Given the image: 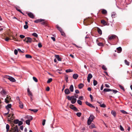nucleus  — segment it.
Returning a JSON list of instances; mask_svg holds the SVG:
<instances>
[{
    "instance_id": "f257e3e1",
    "label": "nucleus",
    "mask_w": 132,
    "mask_h": 132,
    "mask_svg": "<svg viewBox=\"0 0 132 132\" xmlns=\"http://www.w3.org/2000/svg\"><path fill=\"white\" fill-rule=\"evenodd\" d=\"M91 19H87L84 20V23L85 25H88L90 24L91 23Z\"/></svg>"
},
{
    "instance_id": "f03ea898",
    "label": "nucleus",
    "mask_w": 132,
    "mask_h": 132,
    "mask_svg": "<svg viewBox=\"0 0 132 132\" xmlns=\"http://www.w3.org/2000/svg\"><path fill=\"white\" fill-rule=\"evenodd\" d=\"M95 118V117L93 115H90L87 120V124L89 125L91 124L92 122L93 121Z\"/></svg>"
},
{
    "instance_id": "7ed1b4c3",
    "label": "nucleus",
    "mask_w": 132,
    "mask_h": 132,
    "mask_svg": "<svg viewBox=\"0 0 132 132\" xmlns=\"http://www.w3.org/2000/svg\"><path fill=\"white\" fill-rule=\"evenodd\" d=\"M118 39V37L115 35H112L110 36H109L108 37V39L109 40H111L112 39Z\"/></svg>"
},
{
    "instance_id": "20e7f679",
    "label": "nucleus",
    "mask_w": 132,
    "mask_h": 132,
    "mask_svg": "<svg viewBox=\"0 0 132 132\" xmlns=\"http://www.w3.org/2000/svg\"><path fill=\"white\" fill-rule=\"evenodd\" d=\"M10 132H19L18 128L17 125H16L15 127H13L12 130H10Z\"/></svg>"
},
{
    "instance_id": "39448f33",
    "label": "nucleus",
    "mask_w": 132,
    "mask_h": 132,
    "mask_svg": "<svg viewBox=\"0 0 132 132\" xmlns=\"http://www.w3.org/2000/svg\"><path fill=\"white\" fill-rule=\"evenodd\" d=\"M70 108L71 109L75 111H78V109L74 105H70Z\"/></svg>"
},
{
    "instance_id": "423d86ee",
    "label": "nucleus",
    "mask_w": 132,
    "mask_h": 132,
    "mask_svg": "<svg viewBox=\"0 0 132 132\" xmlns=\"http://www.w3.org/2000/svg\"><path fill=\"white\" fill-rule=\"evenodd\" d=\"M11 99V97L10 96H7L6 98L5 99V102L7 103H9L10 102V101Z\"/></svg>"
},
{
    "instance_id": "0eeeda50",
    "label": "nucleus",
    "mask_w": 132,
    "mask_h": 132,
    "mask_svg": "<svg viewBox=\"0 0 132 132\" xmlns=\"http://www.w3.org/2000/svg\"><path fill=\"white\" fill-rule=\"evenodd\" d=\"M27 43L28 44L30 43L32 41V40L31 38L29 37H27Z\"/></svg>"
},
{
    "instance_id": "6e6552de",
    "label": "nucleus",
    "mask_w": 132,
    "mask_h": 132,
    "mask_svg": "<svg viewBox=\"0 0 132 132\" xmlns=\"http://www.w3.org/2000/svg\"><path fill=\"white\" fill-rule=\"evenodd\" d=\"M27 15L31 18L33 19L34 18V14L31 12L28 13H27Z\"/></svg>"
},
{
    "instance_id": "1a4fd4ad",
    "label": "nucleus",
    "mask_w": 132,
    "mask_h": 132,
    "mask_svg": "<svg viewBox=\"0 0 132 132\" xmlns=\"http://www.w3.org/2000/svg\"><path fill=\"white\" fill-rule=\"evenodd\" d=\"M75 96H72L71 97H70L69 96H67V99L70 101H71L73 99H74L75 98H74Z\"/></svg>"
},
{
    "instance_id": "9d476101",
    "label": "nucleus",
    "mask_w": 132,
    "mask_h": 132,
    "mask_svg": "<svg viewBox=\"0 0 132 132\" xmlns=\"http://www.w3.org/2000/svg\"><path fill=\"white\" fill-rule=\"evenodd\" d=\"M85 103L86 105L90 107L95 108V107L93 105L91 104H90L87 101L85 102Z\"/></svg>"
},
{
    "instance_id": "9b49d317",
    "label": "nucleus",
    "mask_w": 132,
    "mask_h": 132,
    "mask_svg": "<svg viewBox=\"0 0 132 132\" xmlns=\"http://www.w3.org/2000/svg\"><path fill=\"white\" fill-rule=\"evenodd\" d=\"M44 20L42 19H38L37 20H36L34 21V22L35 23H38V22H41L43 21H44Z\"/></svg>"
},
{
    "instance_id": "f8f14e48",
    "label": "nucleus",
    "mask_w": 132,
    "mask_h": 132,
    "mask_svg": "<svg viewBox=\"0 0 132 132\" xmlns=\"http://www.w3.org/2000/svg\"><path fill=\"white\" fill-rule=\"evenodd\" d=\"M64 92L65 94L68 95L70 93V92L68 89L67 88L64 90Z\"/></svg>"
},
{
    "instance_id": "ddd939ff",
    "label": "nucleus",
    "mask_w": 132,
    "mask_h": 132,
    "mask_svg": "<svg viewBox=\"0 0 132 132\" xmlns=\"http://www.w3.org/2000/svg\"><path fill=\"white\" fill-rule=\"evenodd\" d=\"M8 79L11 81L13 82H15L16 81L15 79L13 78L11 76L9 77L8 78Z\"/></svg>"
},
{
    "instance_id": "4468645a",
    "label": "nucleus",
    "mask_w": 132,
    "mask_h": 132,
    "mask_svg": "<svg viewBox=\"0 0 132 132\" xmlns=\"http://www.w3.org/2000/svg\"><path fill=\"white\" fill-rule=\"evenodd\" d=\"M55 56L56 58L57 59L58 61H61L62 59L60 58V56L59 55H55Z\"/></svg>"
},
{
    "instance_id": "2eb2a0df",
    "label": "nucleus",
    "mask_w": 132,
    "mask_h": 132,
    "mask_svg": "<svg viewBox=\"0 0 132 132\" xmlns=\"http://www.w3.org/2000/svg\"><path fill=\"white\" fill-rule=\"evenodd\" d=\"M78 77V75L77 74H74L73 75V78L75 79H77Z\"/></svg>"
},
{
    "instance_id": "dca6fc26",
    "label": "nucleus",
    "mask_w": 132,
    "mask_h": 132,
    "mask_svg": "<svg viewBox=\"0 0 132 132\" xmlns=\"http://www.w3.org/2000/svg\"><path fill=\"white\" fill-rule=\"evenodd\" d=\"M41 24L46 26H47V23L46 21H43L41 22Z\"/></svg>"
},
{
    "instance_id": "f3484780",
    "label": "nucleus",
    "mask_w": 132,
    "mask_h": 132,
    "mask_svg": "<svg viewBox=\"0 0 132 132\" xmlns=\"http://www.w3.org/2000/svg\"><path fill=\"white\" fill-rule=\"evenodd\" d=\"M102 13L104 14H106L107 13V11L105 9H102L101 11Z\"/></svg>"
},
{
    "instance_id": "a211bd4d",
    "label": "nucleus",
    "mask_w": 132,
    "mask_h": 132,
    "mask_svg": "<svg viewBox=\"0 0 132 132\" xmlns=\"http://www.w3.org/2000/svg\"><path fill=\"white\" fill-rule=\"evenodd\" d=\"M84 86V85L82 83H80L78 85V87L80 89L82 88Z\"/></svg>"
},
{
    "instance_id": "6ab92c4d",
    "label": "nucleus",
    "mask_w": 132,
    "mask_h": 132,
    "mask_svg": "<svg viewBox=\"0 0 132 132\" xmlns=\"http://www.w3.org/2000/svg\"><path fill=\"white\" fill-rule=\"evenodd\" d=\"M111 113L112 115H113L114 117H115L116 116V113L115 111H112Z\"/></svg>"
},
{
    "instance_id": "aec40b11",
    "label": "nucleus",
    "mask_w": 132,
    "mask_h": 132,
    "mask_svg": "<svg viewBox=\"0 0 132 132\" xmlns=\"http://www.w3.org/2000/svg\"><path fill=\"white\" fill-rule=\"evenodd\" d=\"M69 89L71 92H73V87L72 85H71Z\"/></svg>"
},
{
    "instance_id": "412c9836",
    "label": "nucleus",
    "mask_w": 132,
    "mask_h": 132,
    "mask_svg": "<svg viewBox=\"0 0 132 132\" xmlns=\"http://www.w3.org/2000/svg\"><path fill=\"white\" fill-rule=\"evenodd\" d=\"M117 50L118 51V53H120L122 51V48L121 47H120L117 48Z\"/></svg>"
},
{
    "instance_id": "4be33fe9",
    "label": "nucleus",
    "mask_w": 132,
    "mask_h": 132,
    "mask_svg": "<svg viewBox=\"0 0 132 132\" xmlns=\"http://www.w3.org/2000/svg\"><path fill=\"white\" fill-rule=\"evenodd\" d=\"M97 31L98 33L100 35H101L102 34V30L98 28H97Z\"/></svg>"
},
{
    "instance_id": "5701e85b",
    "label": "nucleus",
    "mask_w": 132,
    "mask_h": 132,
    "mask_svg": "<svg viewBox=\"0 0 132 132\" xmlns=\"http://www.w3.org/2000/svg\"><path fill=\"white\" fill-rule=\"evenodd\" d=\"M112 91L111 89L109 88H105L103 90V91L107 92Z\"/></svg>"
},
{
    "instance_id": "b1692460",
    "label": "nucleus",
    "mask_w": 132,
    "mask_h": 132,
    "mask_svg": "<svg viewBox=\"0 0 132 132\" xmlns=\"http://www.w3.org/2000/svg\"><path fill=\"white\" fill-rule=\"evenodd\" d=\"M56 27L58 29V30H59L60 32L63 30L60 27H59L58 25H56Z\"/></svg>"
},
{
    "instance_id": "393cba45",
    "label": "nucleus",
    "mask_w": 132,
    "mask_h": 132,
    "mask_svg": "<svg viewBox=\"0 0 132 132\" xmlns=\"http://www.w3.org/2000/svg\"><path fill=\"white\" fill-rule=\"evenodd\" d=\"M19 107L21 109L23 108V105L22 103L20 101L19 102Z\"/></svg>"
},
{
    "instance_id": "a878e982",
    "label": "nucleus",
    "mask_w": 132,
    "mask_h": 132,
    "mask_svg": "<svg viewBox=\"0 0 132 132\" xmlns=\"http://www.w3.org/2000/svg\"><path fill=\"white\" fill-rule=\"evenodd\" d=\"M101 23L104 25H106V22L104 20H102L101 21Z\"/></svg>"
},
{
    "instance_id": "bb28decb",
    "label": "nucleus",
    "mask_w": 132,
    "mask_h": 132,
    "mask_svg": "<svg viewBox=\"0 0 132 132\" xmlns=\"http://www.w3.org/2000/svg\"><path fill=\"white\" fill-rule=\"evenodd\" d=\"M26 57L27 58H31L32 56L31 55L29 54H26L25 55Z\"/></svg>"
},
{
    "instance_id": "cd10ccee",
    "label": "nucleus",
    "mask_w": 132,
    "mask_h": 132,
    "mask_svg": "<svg viewBox=\"0 0 132 132\" xmlns=\"http://www.w3.org/2000/svg\"><path fill=\"white\" fill-rule=\"evenodd\" d=\"M71 101V103L72 104H74L77 101V99L76 98H75L74 99L72 100Z\"/></svg>"
},
{
    "instance_id": "c85d7f7f",
    "label": "nucleus",
    "mask_w": 132,
    "mask_h": 132,
    "mask_svg": "<svg viewBox=\"0 0 132 132\" xmlns=\"http://www.w3.org/2000/svg\"><path fill=\"white\" fill-rule=\"evenodd\" d=\"M90 128L92 129L93 128H95V126L94 124L93 123H92L90 125Z\"/></svg>"
},
{
    "instance_id": "c756f323",
    "label": "nucleus",
    "mask_w": 132,
    "mask_h": 132,
    "mask_svg": "<svg viewBox=\"0 0 132 132\" xmlns=\"http://www.w3.org/2000/svg\"><path fill=\"white\" fill-rule=\"evenodd\" d=\"M93 77V76L92 75L90 74L89 73L88 74V77H87V78H88L89 79H91Z\"/></svg>"
},
{
    "instance_id": "7c9ffc66",
    "label": "nucleus",
    "mask_w": 132,
    "mask_h": 132,
    "mask_svg": "<svg viewBox=\"0 0 132 132\" xmlns=\"http://www.w3.org/2000/svg\"><path fill=\"white\" fill-rule=\"evenodd\" d=\"M29 110L35 113L36 112L38 111V110L37 109H29Z\"/></svg>"
},
{
    "instance_id": "2f4dec72",
    "label": "nucleus",
    "mask_w": 132,
    "mask_h": 132,
    "mask_svg": "<svg viewBox=\"0 0 132 132\" xmlns=\"http://www.w3.org/2000/svg\"><path fill=\"white\" fill-rule=\"evenodd\" d=\"M120 112L124 114H128V113L126 111H125L123 110H120Z\"/></svg>"
},
{
    "instance_id": "473e14b6",
    "label": "nucleus",
    "mask_w": 132,
    "mask_h": 132,
    "mask_svg": "<svg viewBox=\"0 0 132 132\" xmlns=\"http://www.w3.org/2000/svg\"><path fill=\"white\" fill-rule=\"evenodd\" d=\"M10 128V126L9 125L7 124L6 125V132H7L9 130Z\"/></svg>"
},
{
    "instance_id": "72a5a7b5",
    "label": "nucleus",
    "mask_w": 132,
    "mask_h": 132,
    "mask_svg": "<svg viewBox=\"0 0 132 132\" xmlns=\"http://www.w3.org/2000/svg\"><path fill=\"white\" fill-rule=\"evenodd\" d=\"M93 83L94 85L95 86L97 84V81L96 80H93Z\"/></svg>"
},
{
    "instance_id": "f704fd0d",
    "label": "nucleus",
    "mask_w": 132,
    "mask_h": 132,
    "mask_svg": "<svg viewBox=\"0 0 132 132\" xmlns=\"http://www.w3.org/2000/svg\"><path fill=\"white\" fill-rule=\"evenodd\" d=\"M30 120H27L26 121V123L28 125H30Z\"/></svg>"
},
{
    "instance_id": "c9c22d12",
    "label": "nucleus",
    "mask_w": 132,
    "mask_h": 132,
    "mask_svg": "<svg viewBox=\"0 0 132 132\" xmlns=\"http://www.w3.org/2000/svg\"><path fill=\"white\" fill-rule=\"evenodd\" d=\"M26 118L27 119H29V120H30V121H31L32 119V117L31 116H29L27 117Z\"/></svg>"
},
{
    "instance_id": "e433bc0d",
    "label": "nucleus",
    "mask_w": 132,
    "mask_h": 132,
    "mask_svg": "<svg viewBox=\"0 0 132 132\" xmlns=\"http://www.w3.org/2000/svg\"><path fill=\"white\" fill-rule=\"evenodd\" d=\"M14 124H17L18 123L19 120L18 119H15L14 121Z\"/></svg>"
},
{
    "instance_id": "4c0bfd02",
    "label": "nucleus",
    "mask_w": 132,
    "mask_h": 132,
    "mask_svg": "<svg viewBox=\"0 0 132 132\" xmlns=\"http://www.w3.org/2000/svg\"><path fill=\"white\" fill-rule=\"evenodd\" d=\"M11 104H8L7 105V106H5V108H11Z\"/></svg>"
},
{
    "instance_id": "58836bf2",
    "label": "nucleus",
    "mask_w": 132,
    "mask_h": 132,
    "mask_svg": "<svg viewBox=\"0 0 132 132\" xmlns=\"http://www.w3.org/2000/svg\"><path fill=\"white\" fill-rule=\"evenodd\" d=\"M116 14L115 13H113L112 14V17L113 18H115L116 17Z\"/></svg>"
},
{
    "instance_id": "ea45409f",
    "label": "nucleus",
    "mask_w": 132,
    "mask_h": 132,
    "mask_svg": "<svg viewBox=\"0 0 132 132\" xmlns=\"http://www.w3.org/2000/svg\"><path fill=\"white\" fill-rule=\"evenodd\" d=\"M72 71H73L70 69H68L65 70V72L67 73L72 72Z\"/></svg>"
},
{
    "instance_id": "a19ab883",
    "label": "nucleus",
    "mask_w": 132,
    "mask_h": 132,
    "mask_svg": "<svg viewBox=\"0 0 132 132\" xmlns=\"http://www.w3.org/2000/svg\"><path fill=\"white\" fill-rule=\"evenodd\" d=\"M125 62L126 64L128 65H129V62L128 61L126 60H125Z\"/></svg>"
},
{
    "instance_id": "79ce46f5",
    "label": "nucleus",
    "mask_w": 132,
    "mask_h": 132,
    "mask_svg": "<svg viewBox=\"0 0 132 132\" xmlns=\"http://www.w3.org/2000/svg\"><path fill=\"white\" fill-rule=\"evenodd\" d=\"M77 102L80 105H81L82 104V102L81 101L79 100H78L77 101Z\"/></svg>"
},
{
    "instance_id": "37998d69",
    "label": "nucleus",
    "mask_w": 132,
    "mask_h": 132,
    "mask_svg": "<svg viewBox=\"0 0 132 132\" xmlns=\"http://www.w3.org/2000/svg\"><path fill=\"white\" fill-rule=\"evenodd\" d=\"M32 35L35 37H38V35L36 33L34 32L32 34Z\"/></svg>"
},
{
    "instance_id": "c03bdc74",
    "label": "nucleus",
    "mask_w": 132,
    "mask_h": 132,
    "mask_svg": "<svg viewBox=\"0 0 132 132\" xmlns=\"http://www.w3.org/2000/svg\"><path fill=\"white\" fill-rule=\"evenodd\" d=\"M65 80L67 82L68 81V75H66L65 76Z\"/></svg>"
},
{
    "instance_id": "a18cd8bd",
    "label": "nucleus",
    "mask_w": 132,
    "mask_h": 132,
    "mask_svg": "<svg viewBox=\"0 0 132 132\" xmlns=\"http://www.w3.org/2000/svg\"><path fill=\"white\" fill-rule=\"evenodd\" d=\"M52 79L51 78L49 79L47 81V83H49L51 82L52 81Z\"/></svg>"
},
{
    "instance_id": "49530a36",
    "label": "nucleus",
    "mask_w": 132,
    "mask_h": 132,
    "mask_svg": "<svg viewBox=\"0 0 132 132\" xmlns=\"http://www.w3.org/2000/svg\"><path fill=\"white\" fill-rule=\"evenodd\" d=\"M119 86L120 87V88L123 91H125V89L124 87L122 85H119Z\"/></svg>"
},
{
    "instance_id": "de8ad7c7",
    "label": "nucleus",
    "mask_w": 132,
    "mask_h": 132,
    "mask_svg": "<svg viewBox=\"0 0 132 132\" xmlns=\"http://www.w3.org/2000/svg\"><path fill=\"white\" fill-rule=\"evenodd\" d=\"M33 79L35 82H38V79L36 77H33Z\"/></svg>"
},
{
    "instance_id": "09e8293b",
    "label": "nucleus",
    "mask_w": 132,
    "mask_h": 132,
    "mask_svg": "<svg viewBox=\"0 0 132 132\" xmlns=\"http://www.w3.org/2000/svg\"><path fill=\"white\" fill-rule=\"evenodd\" d=\"M102 68L104 70H106L107 69V68L104 65H102Z\"/></svg>"
},
{
    "instance_id": "8fccbe9b",
    "label": "nucleus",
    "mask_w": 132,
    "mask_h": 132,
    "mask_svg": "<svg viewBox=\"0 0 132 132\" xmlns=\"http://www.w3.org/2000/svg\"><path fill=\"white\" fill-rule=\"evenodd\" d=\"M97 45L100 46H103V44L102 43H97Z\"/></svg>"
},
{
    "instance_id": "3c124183",
    "label": "nucleus",
    "mask_w": 132,
    "mask_h": 132,
    "mask_svg": "<svg viewBox=\"0 0 132 132\" xmlns=\"http://www.w3.org/2000/svg\"><path fill=\"white\" fill-rule=\"evenodd\" d=\"M60 32L61 34V35H62L63 36H65V34L64 33V32L63 31V30H62L61 31H60Z\"/></svg>"
},
{
    "instance_id": "603ef678",
    "label": "nucleus",
    "mask_w": 132,
    "mask_h": 132,
    "mask_svg": "<svg viewBox=\"0 0 132 132\" xmlns=\"http://www.w3.org/2000/svg\"><path fill=\"white\" fill-rule=\"evenodd\" d=\"M23 124V122L21 121H19L18 123L19 126H20Z\"/></svg>"
},
{
    "instance_id": "864d4df0",
    "label": "nucleus",
    "mask_w": 132,
    "mask_h": 132,
    "mask_svg": "<svg viewBox=\"0 0 132 132\" xmlns=\"http://www.w3.org/2000/svg\"><path fill=\"white\" fill-rule=\"evenodd\" d=\"M1 93L3 94H6V92L4 90H3L1 91Z\"/></svg>"
},
{
    "instance_id": "5fc2aeb1",
    "label": "nucleus",
    "mask_w": 132,
    "mask_h": 132,
    "mask_svg": "<svg viewBox=\"0 0 132 132\" xmlns=\"http://www.w3.org/2000/svg\"><path fill=\"white\" fill-rule=\"evenodd\" d=\"M120 130L122 131H123L124 130V129L121 125H120Z\"/></svg>"
},
{
    "instance_id": "6e6d98bb",
    "label": "nucleus",
    "mask_w": 132,
    "mask_h": 132,
    "mask_svg": "<svg viewBox=\"0 0 132 132\" xmlns=\"http://www.w3.org/2000/svg\"><path fill=\"white\" fill-rule=\"evenodd\" d=\"M112 91H113V93L114 94L116 93L117 92H118L117 91L115 90L111 89Z\"/></svg>"
},
{
    "instance_id": "4d7b16f0",
    "label": "nucleus",
    "mask_w": 132,
    "mask_h": 132,
    "mask_svg": "<svg viewBox=\"0 0 132 132\" xmlns=\"http://www.w3.org/2000/svg\"><path fill=\"white\" fill-rule=\"evenodd\" d=\"M76 115L78 117H80L81 115V113H77Z\"/></svg>"
},
{
    "instance_id": "13d9d810",
    "label": "nucleus",
    "mask_w": 132,
    "mask_h": 132,
    "mask_svg": "<svg viewBox=\"0 0 132 132\" xmlns=\"http://www.w3.org/2000/svg\"><path fill=\"white\" fill-rule=\"evenodd\" d=\"M18 51L16 49L15 50H14V53L16 55H17V54H18Z\"/></svg>"
},
{
    "instance_id": "bf43d9fd",
    "label": "nucleus",
    "mask_w": 132,
    "mask_h": 132,
    "mask_svg": "<svg viewBox=\"0 0 132 132\" xmlns=\"http://www.w3.org/2000/svg\"><path fill=\"white\" fill-rule=\"evenodd\" d=\"M100 107H103V108L105 107V106H106L104 104H100Z\"/></svg>"
},
{
    "instance_id": "052dcab7",
    "label": "nucleus",
    "mask_w": 132,
    "mask_h": 132,
    "mask_svg": "<svg viewBox=\"0 0 132 132\" xmlns=\"http://www.w3.org/2000/svg\"><path fill=\"white\" fill-rule=\"evenodd\" d=\"M28 27L27 25H25L24 26V28L25 29H27L28 28Z\"/></svg>"
},
{
    "instance_id": "680f3d73",
    "label": "nucleus",
    "mask_w": 132,
    "mask_h": 132,
    "mask_svg": "<svg viewBox=\"0 0 132 132\" xmlns=\"http://www.w3.org/2000/svg\"><path fill=\"white\" fill-rule=\"evenodd\" d=\"M20 37L21 38L23 39L25 37V36H24L23 35H20Z\"/></svg>"
},
{
    "instance_id": "e2e57ef3",
    "label": "nucleus",
    "mask_w": 132,
    "mask_h": 132,
    "mask_svg": "<svg viewBox=\"0 0 132 132\" xmlns=\"http://www.w3.org/2000/svg\"><path fill=\"white\" fill-rule=\"evenodd\" d=\"M46 121V120L45 119H44L42 121V125L43 126H44L45 123V122Z\"/></svg>"
},
{
    "instance_id": "0e129e2a",
    "label": "nucleus",
    "mask_w": 132,
    "mask_h": 132,
    "mask_svg": "<svg viewBox=\"0 0 132 132\" xmlns=\"http://www.w3.org/2000/svg\"><path fill=\"white\" fill-rule=\"evenodd\" d=\"M38 46L39 48H41L42 47V45L40 43H38Z\"/></svg>"
},
{
    "instance_id": "69168bd1",
    "label": "nucleus",
    "mask_w": 132,
    "mask_h": 132,
    "mask_svg": "<svg viewBox=\"0 0 132 132\" xmlns=\"http://www.w3.org/2000/svg\"><path fill=\"white\" fill-rule=\"evenodd\" d=\"M9 77H10V76L5 75L4 76V77L5 78H6L8 79V78H9Z\"/></svg>"
},
{
    "instance_id": "338daca9",
    "label": "nucleus",
    "mask_w": 132,
    "mask_h": 132,
    "mask_svg": "<svg viewBox=\"0 0 132 132\" xmlns=\"http://www.w3.org/2000/svg\"><path fill=\"white\" fill-rule=\"evenodd\" d=\"M5 39L6 41H8L10 39L8 37H6V38Z\"/></svg>"
},
{
    "instance_id": "774afa93",
    "label": "nucleus",
    "mask_w": 132,
    "mask_h": 132,
    "mask_svg": "<svg viewBox=\"0 0 132 132\" xmlns=\"http://www.w3.org/2000/svg\"><path fill=\"white\" fill-rule=\"evenodd\" d=\"M79 99L81 100H82L83 99V97L82 96H80L79 98Z\"/></svg>"
}]
</instances>
